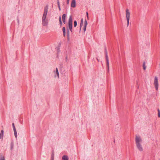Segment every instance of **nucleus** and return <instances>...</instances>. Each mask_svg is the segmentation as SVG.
Wrapping results in <instances>:
<instances>
[{
  "instance_id": "nucleus-15",
  "label": "nucleus",
  "mask_w": 160,
  "mask_h": 160,
  "mask_svg": "<svg viewBox=\"0 0 160 160\" xmlns=\"http://www.w3.org/2000/svg\"><path fill=\"white\" fill-rule=\"evenodd\" d=\"M14 135L16 138H17V132L16 130H14Z\"/></svg>"
},
{
  "instance_id": "nucleus-7",
  "label": "nucleus",
  "mask_w": 160,
  "mask_h": 160,
  "mask_svg": "<svg viewBox=\"0 0 160 160\" xmlns=\"http://www.w3.org/2000/svg\"><path fill=\"white\" fill-rule=\"evenodd\" d=\"M76 6V0H72L71 5L72 8H75Z\"/></svg>"
},
{
  "instance_id": "nucleus-4",
  "label": "nucleus",
  "mask_w": 160,
  "mask_h": 160,
  "mask_svg": "<svg viewBox=\"0 0 160 160\" xmlns=\"http://www.w3.org/2000/svg\"><path fill=\"white\" fill-rule=\"evenodd\" d=\"M153 84L155 88L157 91L158 90V78L157 77H155L154 80Z\"/></svg>"
},
{
  "instance_id": "nucleus-11",
  "label": "nucleus",
  "mask_w": 160,
  "mask_h": 160,
  "mask_svg": "<svg viewBox=\"0 0 160 160\" xmlns=\"http://www.w3.org/2000/svg\"><path fill=\"white\" fill-rule=\"evenodd\" d=\"M62 159L63 160H68V157L65 155L63 156L62 157Z\"/></svg>"
},
{
  "instance_id": "nucleus-1",
  "label": "nucleus",
  "mask_w": 160,
  "mask_h": 160,
  "mask_svg": "<svg viewBox=\"0 0 160 160\" xmlns=\"http://www.w3.org/2000/svg\"><path fill=\"white\" fill-rule=\"evenodd\" d=\"M135 142L136 147L140 152H142L143 148L142 145V140L141 137L139 135H136L135 138Z\"/></svg>"
},
{
  "instance_id": "nucleus-19",
  "label": "nucleus",
  "mask_w": 160,
  "mask_h": 160,
  "mask_svg": "<svg viewBox=\"0 0 160 160\" xmlns=\"http://www.w3.org/2000/svg\"><path fill=\"white\" fill-rule=\"evenodd\" d=\"M59 21L60 23V25H62V21H61V17L60 16L59 17Z\"/></svg>"
},
{
  "instance_id": "nucleus-17",
  "label": "nucleus",
  "mask_w": 160,
  "mask_h": 160,
  "mask_svg": "<svg viewBox=\"0 0 160 160\" xmlns=\"http://www.w3.org/2000/svg\"><path fill=\"white\" fill-rule=\"evenodd\" d=\"M0 160H5V158L3 156H0Z\"/></svg>"
},
{
  "instance_id": "nucleus-9",
  "label": "nucleus",
  "mask_w": 160,
  "mask_h": 160,
  "mask_svg": "<svg viewBox=\"0 0 160 160\" xmlns=\"http://www.w3.org/2000/svg\"><path fill=\"white\" fill-rule=\"evenodd\" d=\"M66 15L65 14H63L62 18V20L63 22L64 23H65V18H66Z\"/></svg>"
},
{
  "instance_id": "nucleus-13",
  "label": "nucleus",
  "mask_w": 160,
  "mask_h": 160,
  "mask_svg": "<svg viewBox=\"0 0 160 160\" xmlns=\"http://www.w3.org/2000/svg\"><path fill=\"white\" fill-rule=\"evenodd\" d=\"M83 24V19L82 18L81 20V23H80V29H81V27Z\"/></svg>"
},
{
  "instance_id": "nucleus-12",
  "label": "nucleus",
  "mask_w": 160,
  "mask_h": 160,
  "mask_svg": "<svg viewBox=\"0 0 160 160\" xmlns=\"http://www.w3.org/2000/svg\"><path fill=\"white\" fill-rule=\"evenodd\" d=\"M62 32H63V36L64 37V36H65V34H66L65 28L64 27H63L62 29Z\"/></svg>"
},
{
  "instance_id": "nucleus-14",
  "label": "nucleus",
  "mask_w": 160,
  "mask_h": 160,
  "mask_svg": "<svg viewBox=\"0 0 160 160\" xmlns=\"http://www.w3.org/2000/svg\"><path fill=\"white\" fill-rule=\"evenodd\" d=\"M107 62V66L108 69V71L109 69V60H107V61H106Z\"/></svg>"
},
{
  "instance_id": "nucleus-21",
  "label": "nucleus",
  "mask_w": 160,
  "mask_h": 160,
  "mask_svg": "<svg viewBox=\"0 0 160 160\" xmlns=\"http://www.w3.org/2000/svg\"><path fill=\"white\" fill-rule=\"evenodd\" d=\"M77 25V22H76V21H75L74 22V27H76V26Z\"/></svg>"
},
{
  "instance_id": "nucleus-2",
  "label": "nucleus",
  "mask_w": 160,
  "mask_h": 160,
  "mask_svg": "<svg viewBox=\"0 0 160 160\" xmlns=\"http://www.w3.org/2000/svg\"><path fill=\"white\" fill-rule=\"evenodd\" d=\"M48 7L46 6L44 9L43 13L42 18V22L43 26H46L48 23V20L47 18V16L48 11Z\"/></svg>"
},
{
  "instance_id": "nucleus-6",
  "label": "nucleus",
  "mask_w": 160,
  "mask_h": 160,
  "mask_svg": "<svg viewBox=\"0 0 160 160\" xmlns=\"http://www.w3.org/2000/svg\"><path fill=\"white\" fill-rule=\"evenodd\" d=\"M54 74V78L59 79V73L57 68H56V70L53 72Z\"/></svg>"
},
{
  "instance_id": "nucleus-26",
  "label": "nucleus",
  "mask_w": 160,
  "mask_h": 160,
  "mask_svg": "<svg viewBox=\"0 0 160 160\" xmlns=\"http://www.w3.org/2000/svg\"><path fill=\"white\" fill-rule=\"evenodd\" d=\"M158 113H160V110L159 109H158Z\"/></svg>"
},
{
  "instance_id": "nucleus-5",
  "label": "nucleus",
  "mask_w": 160,
  "mask_h": 160,
  "mask_svg": "<svg viewBox=\"0 0 160 160\" xmlns=\"http://www.w3.org/2000/svg\"><path fill=\"white\" fill-rule=\"evenodd\" d=\"M72 19L71 16H70L68 20V28L71 32L72 31Z\"/></svg>"
},
{
  "instance_id": "nucleus-23",
  "label": "nucleus",
  "mask_w": 160,
  "mask_h": 160,
  "mask_svg": "<svg viewBox=\"0 0 160 160\" xmlns=\"http://www.w3.org/2000/svg\"><path fill=\"white\" fill-rule=\"evenodd\" d=\"M52 160H54V154H52Z\"/></svg>"
},
{
  "instance_id": "nucleus-10",
  "label": "nucleus",
  "mask_w": 160,
  "mask_h": 160,
  "mask_svg": "<svg viewBox=\"0 0 160 160\" xmlns=\"http://www.w3.org/2000/svg\"><path fill=\"white\" fill-rule=\"evenodd\" d=\"M3 130H2L1 131V132L0 133V139H3Z\"/></svg>"
},
{
  "instance_id": "nucleus-18",
  "label": "nucleus",
  "mask_w": 160,
  "mask_h": 160,
  "mask_svg": "<svg viewBox=\"0 0 160 160\" xmlns=\"http://www.w3.org/2000/svg\"><path fill=\"white\" fill-rule=\"evenodd\" d=\"M58 8L59 9V10L60 11L61 10V8H60V3H59V1H58Z\"/></svg>"
},
{
  "instance_id": "nucleus-28",
  "label": "nucleus",
  "mask_w": 160,
  "mask_h": 160,
  "mask_svg": "<svg viewBox=\"0 0 160 160\" xmlns=\"http://www.w3.org/2000/svg\"><path fill=\"white\" fill-rule=\"evenodd\" d=\"M12 147H11V149H12Z\"/></svg>"
},
{
  "instance_id": "nucleus-27",
  "label": "nucleus",
  "mask_w": 160,
  "mask_h": 160,
  "mask_svg": "<svg viewBox=\"0 0 160 160\" xmlns=\"http://www.w3.org/2000/svg\"><path fill=\"white\" fill-rule=\"evenodd\" d=\"M158 117L159 118L160 117V113H158Z\"/></svg>"
},
{
  "instance_id": "nucleus-3",
  "label": "nucleus",
  "mask_w": 160,
  "mask_h": 160,
  "mask_svg": "<svg viewBox=\"0 0 160 160\" xmlns=\"http://www.w3.org/2000/svg\"><path fill=\"white\" fill-rule=\"evenodd\" d=\"M125 15L127 21V26H128L130 19V12L128 9H127L126 10Z\"/></svg>"
},
{
  "instance_id": "nucleus-25",
  "label": "nucleus",
  "mask_w": 160,
  "mask_h": 160,
  "mask_svg": "<svg viewBox=\"0 0 160 160\" xmlns=\"http://www.w3.org/2000/svg\"><path fill=\"white\" fill-rule=\"evenodd\" d=\"M69 2V0H67V3L68 4Z\"/></svg>"
},
{
  "instance_id": "nucleus-16",
  "label": "nucleus",
  "mask_w": 160,
  "mask_h": 160,
  "mask_svg": "<svg viewBox=\"0 0 160 160\" xmlns=\"http://www.w3.org/2000/svg\"><path fill=\"white\" fill-rule=\"evenodd\" d=\"M143 67L144 70H145L146 69V67L145 66V62H144L143 63Z\"/></svg>"
},
{
  "instance_id": "nucleus-22",
  "label": "nucleus",
  "mask_w": 160,
  "mask_h": 160,
  "mask_svg": "<svg viewBox=\"0 0 160 160\" xmlns=\"http://www.w3.org/2000/svg\"><path fill=\"white\" fill-rule=\"evenodd\" d=\"M12 126H13V130H16L14 123L12 124Z\"/></svg>"
},
{
  "instance_id": "nucleus-24",
  "label": "nucleus",
  "mask_w": 160,
  "mask_h": 160,
  "mask_svg": "<svg viewBox=\"0 0 160 160\" xmlns=\"http://www.w3.org/2000/svg\"><path fill=\"white\" fill-rule=\"evenodd\" d=\"M86 14H87V17L88 18V12H87L86 13Z\"/></svg>"
},
{
  "instance_id": "nucleus-8",
  "label": "nucleus",
  "mask_w": 160,
  "mask_h": 160,
  "mask_svg": "<svg viewBox=\"0 0 160 160\" xmlns=\"http://www.w3.org/2000/svg\"><path fill=\"white\" fill-rule=\"evenodd\" d=\"M87 24H88V23H87V22L86 20H85V22L84 26V27L83 28V29L84 32L86 31L87 26Z\"/></svg>"
},
{
  "instance_id": "nucleus-20",
  "label": "nucleus",
  "mask_w": 160,
  "mask_h": 160,
  "mask_svg": "<svg viewBox=\"0 0 160 160\" xmlns=\"http://www.w3.org/2000/svg\"><path fill=\"white\" fill-rule=\"evenodd\" d=\"M106 60L107 61V60H108V53H107V52H106Z\"/></svg>"
}]
</instances>
